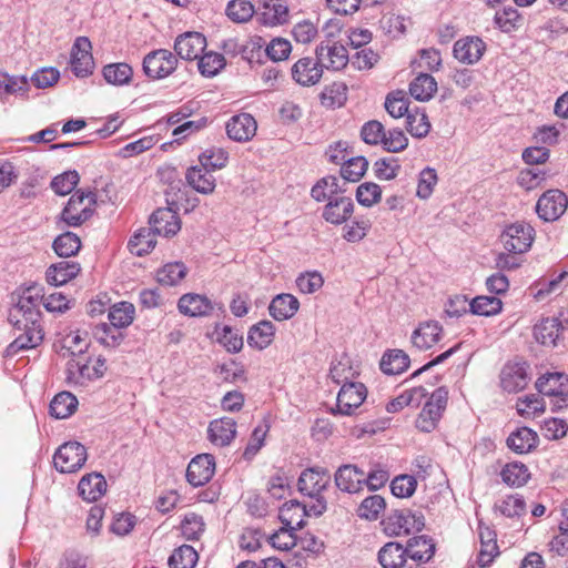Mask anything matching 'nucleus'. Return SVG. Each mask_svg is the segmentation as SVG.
<instances>
[{"label":"nucleus","mask_w":568,"mask_h":568,"mask_svg":"<svg viewBox=\"0 0 568 568\" xmlns=\"http://www.w3.org/2000/svg\"><path fill=\"white\" fill-rule=\"evenodd\" d=\"M256 121L248 113L234 115L226 123V132L230 139L237 142L251 140L256 133Z\"/></svg>","instance_id":"nucleus-20"},{"label":"nucleus","mask_w":568,"mask_h":568,"mask_svg":"<svg viewBox=\"0 0 568 568\" xmlns=\"http://www.w3.org/2000/svg\"><path fill=\"white\" fill-rule=\"evenodd\" d=\"M133 75L131 65L124 62L110 63L103 68L104 80L113 85H124L130 83Z\"/></svg>","instance_id":"nucleus-43"},{"label":"nucleus","mask_w":568,"mask_h":568,"mask_svg":"<svg viewBox=\"0 0 568 568\" xmlns=\"http://www.w3.org/2000/svg\"><path fill=\"white\" fill-rule=\"evenodd\" d=\"M135 308L131 303L121 302L114 304L109 311L110 325L114 328L128 327L134 320Z\"/></svg>","instance_id":"nucleus-42"},{"label":"nucleus","mask_w":568,"mask_h":568,"mask_svg":"<svg viewBox=\"0 0 568 568\" xmlns=\"http://www.w3.org/2000/svg\"><path fill=\"white\" fill-rule=\"evenodd\" d=\"M52 246L59 256L70 257L79 252L81 241L77 234L72 232H64L54 240Z\"/></svg>","instance_id":"nucleus-48"},{"label":"nucleus","mask_w":568,"mask_h":568,"mask_svg":"<svg viewBox=\"0 0 568 568\" xmlns=\"http://www.w3.org/2000/svg\"><path fill=\"white\" fill-rule=\"evenodd\" d=\"M199 71L202 75L211 78L219 73L225 65V59L216 52H209L199 58Z\"/></svg>","instance_id":"nucleus-57"},{"label":"nucleus","mask_w":568,"mask_h":568,"mask_svg":"<svg viewBox=\"0 0 568 568\" xmlns=\"http://www.w3.org/2000/svg\"><path fill=\"white\" fill-rule=\"evenodd\" d=\"M93 336L100 344L111 348L119 346L124 338V334L119 328L105 323L94 327Z\"/></svg>","instance_id":"nucleus-51"},{"label":"nucleus","mask_w":568,"mask_h":568,"mask_svg":"<svg viewBox=\"0 0 568 568\" xmlns=\"http://www.w3.org/2000/svg\"><path fill=\"white\" fill-rule=\"evenodd\" d=\"M500 475L504 483L517 487L525 485L530 477L528 468L521 463L507 464Z\"/></svg>","instance_id":"nucleus-50"},{"label":"nucleus","mask_w":568,"mask_h":568,"mask_svg":"<svg viewBox=\"0 0 568 568\" xmlns=\"http://www.w3.org/2000/svg\"><path fill=\"white\" fill-rule=\"evenodd\" d=\"M275 334V326L270 321H261L250 328L247 343L260 351L271 345Z\"/></svg>","instance_id":"nucleus-36"},{"label":"nucleus","mask_w":568,"mask_h":568,"mask_svg":"<svg viewBox=\"0 0 568 568\" xmlns=\"http://www.w3.org/2000/svg\"><path fill=\"white\" fill-rule=\"evenodd\" d=\"M150 227L156 235L165 237L175 235L181 229L179 215L169 207L158 209L150 217Z\"/></svg>","instance_id":"nucleus-15"},{"label":"nucleus","mask_w":568,"mask_h":568,"mask_svg":"<svg viewBox=\"0 0 568 568\" xmlns=\"http://www.w3.org/2000/svg\"><path fill=\"white\" fill-rule=\"evenodd\" d=\"M68 379L80 385L87 381L98 379L95 369L90 364V357L70 358L68 361Z\"/></svg>","instance_id":"nucleus-34"},{"label":"nucleus","mask_w":568,"mask_h":568,"mask_svg":"<svg viewBox=\"0 0 568 568\" xmlns=\"http://www.w3.org/2000/svg\"><path fill=\"white\" fill-rule=\"evenodd\" d=\"M262 21L268 26L283 24L288 20V8L282 0H266Z\"/></svg>","instance_id":"nucleus-40"},{"label":"nucleus","mask_w":568,"mask_h":568,"mask_svg":"<svg viewBox=\"0 0 568 568\" xmlns=\"http://www.w3.org/2000/svg\"><path fill=\"white\" fill-rule=\"evenodd\" d=\"M88 344L82 338L80 332H72L68 334L63 341L61 351L63 357L81 358L87 349Z\"/></svg>","instance_id":"nucleus-56"},{"label":"nucleus","mask_w":568,"mask_h":568,"mask_svg":"<svg viewBox=\"0 0 568 568\" xmlns=\"http://www.w3.org/2000/svg\"><path fill=\"white\" fill-rule=\"evenodd\" d=\"M353 209L354 204L351 197L335 196L325 205L323 217L326 222L338 225L349 219Z\"/></svg>","instance_id":"nucleus-21"},{"label":"nucleus","mask_w":568,"mask_h":568,"mask_svg":"<svg viewBox=\"0 0 568 568\" xmlns=\"http://www.w3.org/2000/svg\"><path fill=\"white\" fill-rule=\"evenodd\" d=\"M562 329V322L558 317H547L535 325L534 336L542 345L556 346Z\"/></svg>","instance_id":"nucleus-26"},{"label":"nucleus","mask_w":568,"mask_h":568,"mask_svg":"<svg viewBox=\"0 0 568 568\" xmlns=\"http://www.w3.org/2000/svg\"><path fill=\"white\" fill-rule=\"evenodd\" d=\"M334 479L338 489L354 494L363 488L365 473L355 465H342L336 470Z\"/></svg>","instance_id":"nucleus-18"},{"label":"nucleus","mask_w":568,"mask_h":568,"mask_svg":"<svg viewBox=\"0 0 568 568\" xmlns=\"http://www.w3.org/2000/svg\"><path fill=\"white\" fill-rule=\"evenodd\" d=\"M366 398V388L362 383H344L336 403V412L342 415H352Z\"/></svg>","instance_id":"nucleus-11"},{"label":"nucleus","mask_w":568,"mask_h":568,"mask_svg":"<svg viewBox=\"0 0 568 568\" xmlns=\"http://www.w3.org/2000/svg\"><path fill=\"white\" fill-rule=\"evenodd\" d=\"M214 471V457L210 454H200L190 462L186 479L192 486L199 487L206 484L213 477Z\"/></svg>","instance_id":"nucleus-12"},{"label":"nucleus","mask_w":568,"mask_h":568,"mask_svg":"<svg viewBox=\"0 0 568 568\" xmlns=\"http://www.w3.org/2000/svg\"><path fill=\"white\" fill-rule=\"evenodd\" d=\"M382 197L379 185L373 182L362 183L356 190V199L363 206L371 207L378 203Z\"/></svg>","instance_id":"nucleus-60"},{"label":"nucleus","mask_w":568,"mask_h":568,"mask_svg":"<svg viewBox=\"0 0 568 568\" xmlns=\"http://www.w3.org/2000/svg\"><path fill=\"white\" fill-rule=\"evenodd\" d=\"M342 192L336 176L329 175L321 179L311 190L312 197L317 202L334 199L337 193Z\"/></svg>","instance_id":"nucleus-46"},{"label":"nucleus","mask_w":568,"mask_h":568,"mask_svg":"<svg viewBox=\"0 0 568 568\" xmlns=\"http://www.w3.org/2000/svg\"><path fill=\"white\" fill-rule=\"evenodd\" d=\"M407 559L405 547L398 542H387L378 551V561L383 568H400Z\"/></svg>","instance_id":"nucleus-35"},{"label":"nucleus","mask_w":568,"mask_h":568,"mask_svg":"<svg viewBox=\"0 0 568 568\" xmlns=\"http://www.w3.org/2000/svg\"><path fill=\"white\" fill-rule=\"evenodd\" d=\"M408 365L409 357L400 349H393L385 353L379 363L381 369L387 375L400 374Z\"/></svg>","instance_id":"nucleus-38"},{"label":"nucleus","mask_w":568,"mask_h":568,"mask_svg":"<svg viewBox=\"0 0 568 568\" xmlns=\"http://www.w3.org/2000/svg\"><path fill=\"white\" fill-rule=\"evenodd\" d=\"M29 90L27 77H13L8 73L0 72V99L4 94L26 95Z\"/></svg>","instance_id":"nucleus-47"},{"label":"nucleus","mask_w":568,"mask_h":568,"mask_svg":"<svg viewBox=\"0 0 568 568\" xmlns=\"http://www.w3.org/2000/svg\"><path fill=\"white\" fill-rule=\"evenodd\" d=\"M254 13V6L247 0H232L226 8L227 17L236 23L247 22Z\"/></svg>","instance_id":"nucleus-54"},{"label":"nucleus","mask_w":568,"mask_h":568,"mask_svg":"<svg viewBox=\"0 0 568 568\" xmlns=\"http://www.w3.org/2000/svg\"><path fill=\"white\" fill-rule=\"evenodd\" d=\"M406 120V129L412 135L416 138H424L428 134L430 130V123L425 112H419L418 110L415 112L410 111Z\"/></svg>","instance_id":"nucleus-59"},{"label":"nucleus","mask_w":568,"mask_h":568,"mask_svg":"<svg viewBox=\"0 0 568 568\" xmlns=\"http://www.w3.org/2000/svg\"><path fill=\"white\" fill-rule=\"evenodd\" d=\"M156 244L155 234L152 229H140L129 241L128 247L132 254L142 256L150 253Z\"/></svg>","instance_id":"nucleus-37"},{"label":"nucleus","mask_w":568,"mask_h":568,"mask_svg":"<svg viewBox=\"0 0 568 568\" xmlns=\"http://www.w3.org/2000/svg\"><path fill=\"white\" fill-rule=\"evenodd\" d=\"M568 199L560 190H549L545 192L536 204V212L544 221H556L566 211Z\"/></svg>","instance_id":"nucleus-9"},{"label":"nucleus","mask_w":568,"mask_h":568,"mask_svg":"<svg viewBox=\"0 0 568 568\" xmlns=\"http://www.w3.org/2000/svg\"><path fill=\"white\" fill-rule=\"evenodd\" d=\"M323 74V68L318 60L302 58L292 67V77L301 85L316 84Z\"/></svg>","instance_id":"nucleus-19"},{"label":"nucleus","mask_w":568,"mask_h":568,"mask_svg":"<svg viewBox=\"0 0 568 568\" xmlns=\"http://www.w3.org/2000/svg\"><path fill=\"white\" fill-rule=\"evenodd\" d=\"M368 162L364 156L348 159L341 168V175L346 182H357L365 174Z\"/></svg>","instance_id":"nucleus-53"},{"label":"nucleus","mask_w":568,"mask_h":568,"mask_svg":"<svg viewBox=\"0 0 568 568\" xmlns=\"http://www.w3.org/2000/svg\"><path fill=\"white\" fill-rule=\"evenodd\" d=\"M536 388L545 396H568V375L562 373H549L539 377Z\"/></svg>","instance_id":"nucleus-23"},{"label":"nucleus","mask_w":568,"mask_h":568,"mask_svg":"<svg viewBox=\"0 0 568 568\" xmlns=\"http://www.w3.org/2000/svg\"><path fill=\"white\" fill-rule=\"evenodd\" d=\"M306 516L307 510L305 506H303L298 501L291 500L282 506V508L280 509L278 518L283 524L284 528H288L291 530L296 531L304 527V518Z\"/></svg>","instance_id":"nucleus-30"},{"label":"nucleus","mask_w":568,"mask_h":568,"mask_svg":"<svg viewBox=\"0 0 568 568\" xmlns=\"http://www.w3.org/2000/svg\"><path fill=\"white\" fill-rule=\"evenodd\" d=\"M405 549L409 560L424 565L434 557L436 546L432 538L423 535L408 539Z\"/></svg>","instance_id":"nucleus-22"},{"label":"nucleus","mask_w":568,"mask_h":568,"mask_svg":"<svg viewBox=\"0 0 568 568\" xmlns=\"http://www.w3.org/2000/svg\"><path fill=\"white\" fill-rule=\"evenodd\" d=\"M78 406L77 397L69 392L57 394L50 403V413L55 418H67L75 410Z\"/></svg>","instance_id":"nucleus-41"},{"label":"nucleus","mask_w":568,"mask_h":568,"mask_svg":"<svg viewBox=\"0 0 568 568\" xmlns=\"http://www.w3.org/2000/svg\"><path fill=\"white\" fill-rule=\"evenodd\" d=\"M187 267L182 262L168 263L156 273L158 282L162 285L173 286L186 275Z\"/></svg>","instance_id":"nucleus-45"},{"label":"nucleus","mask_w":568,"mask_h":568,"mask_svg":"<svg viewBox=\"0 0 568 568\" xmlns=\"http://www.w3.org/2000/svg\"><path fill=\"white\" fill-rule=\"evenodd\" d=\"M486 50L485 42L478 37H466L454 44V57L466 64L478 62Z\"/></svg>","instance_id":"nucleus-17"},{"label":"nucleus","mask_w":568,"mask_h":568,"mask_svg":"<svg viewBox=\"0 0 568 568\" xmlns=\"http://www.w3.org/2000/svg\"><path fill=\"white\" fill-rule=\"evenodd\" d=\"M79 174L75 171H68L51 181V187L58 195H67L73 191L79 183Z\"/></svg>","instance_id":"nucleus-61"},{"label":"nucleus","mask_w":568,"mask_h":568,"mask_svg":"<svg viewBox=\"0 0 568 568\" xmlns=\"http://www.w3.org/2000/svg\"><path fill=\"white\" fill-rule=\"evenodd\" d=\"M87 460V449L78 442L61 445L53 457L54 467L60 473H73L80 469Z\"/></svg>","instance_id":"nucleus-6"},{"label":"nucleus","mask_w":568,"mask_h":568,"mask_svg":"<svg viewBox=\"0 0 568 568\" xmlns=\"http://www.w3.org/2000/svg\"><path fill=\"white\" fill-rule=\"evenodd\" d=\"M206 48L205 37L195 31H189L180 34L174 42V50L181 59H199Z\"/></svg>","instance_id":"nucleus-13"},{"label":"nucleus","mask_w":568,"mask_h":568,"mask_svg":"<svg viewBox=\"0 0 568 568\" xmlns=\"http://www.w3.org/2000/svg\"><path fill=\"white\" fill-rule=\"evenodd\" d=\"M331 480L328 471L324 468H310L302 471L298 478V490L311 497L320 495Z\"/></svg>","instance_id":"nucleus-16"},{"label":"nucleus","mask_w":568,"mask_h":568,"mask_svg":"<svg viewBox=\"0 0 568 568\" xmlns=\"http://www.w3.org/2000/svg\"><path fill=\"white\" fill-rule=\"evenodd\" d=\"M185 179L187 184L199 193L212 194L215 190V178L211 170L204 169L201 164L190 168Z\"/></svg>","instance_id":"nucleus-28"},{"label":"nucleus","mask_w":568,"mask_h":568,"mask_svg":"<svg viewBox=\"0 0 568 568\" xmlns=\"http://www.w3.org/2000/svg\"><path fill=\"white\" fill-rule=\"evenodd\" d=\"M535 239V230L529 224L516 222L505 229L500 241L507 252L523 254L527 252Z\"/></svg>","instance_id":"nucleus-3"},{"label":"nucleus","mask_w":568,"mask_h":568,"mask_svg":"<svg viewBox=\"0 0 568 568\" xmlns=\"http://www.w3.org/2000/svg\"><path fill=\"white\" fill-rule=\"evenodd\" d=\"M316 58L321 63L322 68L341 70L348 63L347 50L343 44L334 42H322L316 48Z\"/></svg>","instance_id":"nucleus-14"},{"label":"nucleus","mask_w":568,"mask_h":568,"mask_svg":"<svg viewBox=\"0 0 568 568\" xmlns=\"http://www.w3.org/2000/svg\"><path fill=\"white\" fill-rule=\"evenodd\" d=\"M385 109L394 119H398L404 115L407 118L408 113L412 111L409 110V100L403 91L389 93L385 100Z\"/></svg>","instance_id":"nucleus-49"},{"label":"nucleus","mask_w":568,"mask_h":568,"mask_svg":"<svg viewBox=\"0 0 568 568\" xmlns=\"http://www.w3.org/2000/svg\"><path fill=\"white\" fill-rule=\"evenodd\" d=\"M229 153L221 148H212L199 156L200 164L211 171L223 169L226 165Z\"/></svg>","instance_id":"nucleus-58"},{"label":"nucleus","mask_w":568,"mask_h":568,"mask_svg":"<svg viewBox=\"0 0 568 568\" xmlns=\"http://www.w3.org/2000/svg\"><path fill=\"white\" fill-rule=\"evenodd\" d=\"M209 438L217 446L229 445L236 435V423L233 418L222 417L212 420L209 426Z\"/></svg>","instance_id":"nucleus-25"},{"label":"nucleus","mask_w":568,"mask_h":568,"mask_svg":"<svg viewBox=\"0 0 568 568\" xmlns=\"http://www.w3.org/2000/svg\"><path fill=\"white\" fill-rule=\"evenodd\" d=\"M19 334L14 341L7 347V356H14L20 351L31 349L40 345L43 339V333L40 324L22 323L16 326Z\"/></svg>","instance_id":"nucleus-10"},{"label":"nucleus","mask_w":568,"mask_h":568,"mask_svg":"<svg viewBox=\"0 0 568 568\" xmlns=\"http://www.w3.org/2000/svg\"><path fill=\"white\" fill-rule=\"evenodd\" d=\"M437 91V82L427 73H420L409 84V93L418 101H428Z\"/></svg>","instance_id":"nucleus-39"},{"label":"nucleus","mask_w":568,"mask_h":568,"mask_svg":"<svg viewBox=\"0 0 568 568\" xmlns=\"http://www.w3.org/2000/svg\"><path fill=\"white\" fill-rule=\"evenodd\" d=\"M300 302L292 294L276 295L268 306L270 315L276 321H285L292 318L298 311Z\"/></svg>","instance_id":"nucleus-27"},{"label":"nucleus","mask_w":568,"mask_h":568,"mask_svg":"<svg viewBox=\"0 0 568 568\" xmlns=\"http://www.w3.org/2000/svg\"><path fill=\"white\" fill-rule=\"evenodd\" d=\"M179 311L189 316H205L213 310L211 301L200 294H184L178 303Z\"/></svg>","instance_id":"nucleus-29"},{"label":"nucleus","mask_w":568,"mask_h":568,"mask_svg":"<svg viewBox=\"0 0 568 568\" xmlns=\"http://www.w3.org/2000/svg\"><path fill=\"white\" fill-rule=\"evenodd\" d=\"M396 524L398 525V531L395 534L399 535L402 531L404 534H409L410 530H420L424 526V517L419 514H414L409 509L400 510L395 515Z\"/></svg>","instance_id":"nucleus-55"},{"label":"nucleus","mask_w":568,"mask_h":568,"mask_svg":"<svg viewBox=\"0 0 568 568\" xmlns=\"http://www.w3.org/2000/svg\"><path fill=\"white\" fill-rule=\"evenodd\" d=\"M80 496L88 501H95L106 491L105 478L100 473L83 476L78 485Z\"/></svg>","instance_id":"nucleus-31"},{"label":"nucleus","mask_w":568,"mask_h":568,"mask_svg":"<svg viewBox=\"0 0 568 568\" xmlns=\"http://www.w3.org/2000/svg\"><path fill=\"white\" fill-rule=\"evenodd\" d=\"M91 49V41L87 37H79L75 39L71 50L70 60L71 70L75 77L85 78L92 74L94 60Z\"/></svg>","instance_id":"nucleus-8"},{"label":"nucleus","mask_w":568,"mask_h":568,"mask_svg":"<svg viewBox=\"0 0 568 568\" xmlns=\"http://www.w3.org/2000/svg\"><path fill=\"white\" fill-rule=\"evenodd\" d=\"M503 302L496 296L480 295L470 302V312L479 316H494L500 313Z\"/></svg>","instance_id":"nucleus-44"},{"label":"nucleus","mask_w":568,"mask_h":568,"mask_svg":"<svg viewBox=\"0 0 568 568\" xmlns=\"http://www.w3.org/2000/svg\"><path fill=\"white\" fill-rule=\"evenodd\" d=\"M537 434L528 427L518 428L507 438V446L517 454L529 453L537 446Z\"/></svg>","instance_id":"nucleus-33"},{"label":"nucleus","mask_w":568,"mask_h":568,"mask_svg":"<svg viewBox=\"0 0 568 568\" xmlns=\"http://www.w3.org/2000/svg\"><path fill=\"white\" fill-rule=\"evenodd\" d=\"M197 558V552L192 546L183 545L170 556L169 566L170 568H193Z\"/></svg>","instance_id":"nucleus-52"},{"label":"nucleus","mask_w":568,"mask_h":568,"mask_svg":"<svg viewBox=\"0 0 568 568\" xmlns=\"http://www.w3.org/2000/svg\"><path fill=\"white\" fill-rule=\"evenodd\" d=\"M448 390L445 387L434 390L416 419V427L425 433L434 430L446 408Z\"/></svg>","instance_id":"nucleus-2"},{"label":"nucleus","mask_w":568,"mask_h":568,"mask_svg":"<svg viewBox=\"0 0 568 568\" xmlns=\"http://www.w3.org/2000/svg\"><path fill=\"white\" fill-rule=\"evenodd\" d=\"M442 331L443 328L437 322H425L413 332L412 343L418 349H428L439 342Z\"/></svg>","instance_id":"nucleus-24"},{"label":"nucleus","mask_w":568,"mask_h":568,"mask_svg":"<svg viewBox=\"0 0 568 568\" xmlns=\"http://www.w3.org/2000/svg\"><path fill=\"white\" fill-rule=\"evenodd\" d=\"M385 508V500L378 495L365 498L359 508L358 516L365 519H376L378 514Z\"/></svg>","instance_id":"nucleus-63"},{"label":"nucleus","mask_w":568,"mask_h":568,"mask_svg":"<svg viewBox=\"0 0 568 568\" xmlns=\"http://www.w3.org/2000/svg\"><path fill=\"white\" fill-rule=\"evenodd\" d=\"M178 67L176 57L166 49L148 53L143 59V71L151 79H162L170 75Z\"/></svg>","instance_id":"nucleus-7"},{"label":"nucleus","mask_w":568,"mask_h":568,"mask_svg":"<svg viewBox=\"0 0 568 568\" xmlns=\"http://www.w3.org/2000/svg\"><path fill=\"white\" fill-rule=\"evenodd\" d=\"M39 305V290L37 287H28L10 311L9 321L19 327L22 323L40 324L41 313Z\"/></svg>","instance_id":"nucleus-1"},{"label":"nucleus","mask_w":568,"mask_h":568,"mask_svg":"<svg viewBox=\"0 0 568 568\" xmlns=\"http://www.w3.org/2000/svg\"><path fill=\"white\" fill-rule=\"evenodd\" d=\"M95 203L93 192H77L72 195L61 213V219L69 226H79L85 222L91 213V205Z\"/></svg>","instance_id":"nucleus-5"},{"label":"nucleus","mask_w":568,"mask_h":568,"mask_svg":"<svg viewBox=\"0 0 568 568\" xmlns=\"http://www.w3.org/2000/svg\"><path fill=\"white\" fill-rule=\"evenodd\" d=\"M324 284V278L318 272H306L296 278L298 290L304 294H313Z\"/></svg>","instance_id":"nucleus-64"},{"label":"nucleus","mask_w":568,"mask_h":568,"mask_svg":"<svg viewBox=\"0 0 568 568\" xmlns=\"http://www.w3.org/2000/svg\"><path fill=\"white\" fill-rule=\"evenodd\" d=\"M385 133L384 125L377 120L366 122L361 130L363 141L372 145L382 144Z\"/></svg>","instance_id":"nucleus-62"},{"label":"nucleus","mask_w":568,"mask_h":568,"mask_svg":"<svg viewBox=\"0 0 568 568\" xmlns=\"http://www.w3.org/2000/svg\"><path fill=\"white\" fill-rule=\"evenodd\" d=\"M529 365L519 358L507 362L499 374V384L504 392L518 393L529 383Z\"/></svg>","instance_id":"nucleus-4"},{"label":"nucleus","mask_w":568,"mask_h":568,"mask_svg":"<svg viewBox=\"0 0 568 568\" xmlns=\"http://www.w3.org/2000/svg\"><path fill=\"white\" fill-rule=\"evenodd\" d=\"M80 270L75 262L61 261L49 266L45 273L47 282L54 286L63 285L74 278Z\"/></svg>","instance_id":"nucleus-32"}]
</instances>
